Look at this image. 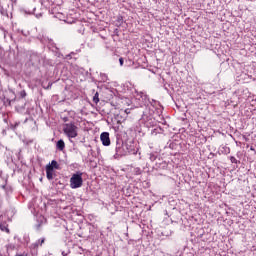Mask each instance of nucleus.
<instances>
[{
    "instance_id": "obj_1",
    "label": "nucleus",
    "mask_w": 256,
    "mask_h": 256,
    "mask_svg": "<svg viewBox=\"0 0 256 256\" xmlns=\"http://www.w3.org/2000/svg\"><path fill=\"white\" fill-rule=\"evenodd\" d=\"M70 187L71 189H79L80 187H83V172L77 171L72 174V177L70 178Z\"/></svg>"
},
{
    "instance_id": "obj_2",
    "label": "nucleus",
    "mask_w": 256,
    "mask_h": 256,
    "mask_svg": "<svg viewBox=\"0 0 256 256\" xmlns=\"http://www.w3.org/2000/svg\"><path fill=\"white\" fill-rule=\"evenodd\" d=\"M65 133L69 139H75V137L79 135V127H77L73 122L67 123L65 125Z\"/></svg>"
},
{
    "instance_id": "obj_3",
    "label": "nucleus",
    "mask_w": 256,
    "mask_h": 256,
    "mask_svg": "<svg viewBox=\"0 0 256 256\" xmlns=\"http://www.w3.org/2000/svg\"><path fill=\"white\" fill-rule=\"evenodd\" d=\"M54 169H59V164H57V161L53 160L51 164H48L46 166V175L47 179L51 180L53 179L55 173L53 172Z\"/></svg>"
},
{
    "instance_id": "obj_4",
    "label": "nucleus",
    "mask_w": 256,
    "mask_h": 256,
    "mask_svg": "<svg viewBox=\"0 0 256 256\" xmlns=\"http://www.w3.org/2000/svg\"><path fill=\"white\" fill-rule=\"evenodd\" d=\"M100 141L102 142V145H104V147H109V145H111V138H109V132H103L100 135Z\"/></svg>"
},
{
    "instance_id": "obj_5",
    "label": "nucleus",
    "mask_w": 256,
    "mask_h": 256,
    "mask_svg": "<svg viewBox=\"0 0 256 256\" xmlns=\"http://www.w3.org/2000/svg\"><path fill=\"white\" fill-rule=\"evenodd\" d=\"M63 147H65V142H63V140H59L57 143V148L60 149V151H63Z\"/></svg>"
},
{
    "instance_id": "obj_6",
    "label": "nucleus",
    "mask_w": 256,
    "mask_h": 256,
    "mask_svg": "<svg viewBox=\"0 0 256 256\" xmlns=\"http://www.w3.org/2000/svg\"><path fill=\"white\" fill-rule=\"evenodd\" d=\"M93 103H95V105L99 103V92H96L95 95L93 96Z\"/></svg>"
},
{
    "instance_id": "obj_7",
    "label": "nucleus",
    "mask_w": 256,
    "mask_h": 256,
    "mask_svg": "<svg viewBox=\"0 0 256 256\" xmlns=\"http://www.w3.org/2000/svg\"><path fill=\"white\" fill-rule=\"evenodd\" d=\"M0 229H1V231H6V233H9V228L7 226H5V224H1Z\"/></svg>"
},
{
    "instance_id": "obj_8",
    "label": "nucleus",
    "mask_w": 256,
    "mask_h": 256,
    "mask_svg": "<svg viewBox=\"0 0 256 256\" xmlns=\"http://www.w3.org/2000/svg\"><path fill=\"white\" fill-rule=\"evenodd\" d=\"M230 161H231V163H235V164L239 163V161H237V158H235V156H231Z\"/></svg>"
},
{
    "instance_id": "obj_9",
    "label": "nucleus",
    "mask_w": 256,
    "mask_h": 256,
    "mask_svg": "<svg viewBox=\"0 0 256 256\" xmlns=\"http://www.w3.org/2000/svg\"><path fill=\"white\" fill-rule=\"evenodd\" d=\"M125 61L123 60V57H121V58H119V63H120V65H121V67H123V63H124Z\"/></svg>"
},
{
    "instance_id": "obj_10",
    "label": "nucleus",
    "mask_w": 256,
    "mask_h": 256,
    "mask_svg": "<svg viewBox=\"0 0 256 256\" xmlns=\"http://www.w3.org/2000/svg\"><path fill=\"white\" fill-rule=\"evenodd\" d=\"M124 112L126 113V115H129V113H131V110L127 108Z\"/></svg>"
},
{
    "instance_id": "obj_11",
    "label": "nucleus",
    "mask_w": 256,
    "mask_h": 256,
    "mask_svg": "<svg viewBox=\"0 0 256 256\" xmlns=\"http://www.w3.org/2000/svg\"><path fill=\"white\" fill-rule=\"evenodd\" d=\"M71 55H75V53H72L70 55H66V59H72Z\"/></svg>"
},
{
    "instance_id": "obj_12",
    "label": "nucleus",
    "mask_w": 256,
    "mask_h": 256,
    "mask_svg": "<svg viewBox=\"0 0 256 256\" xmlns=\"http://www.w3.org/2000/svg\"><path fill=\"white\" fill-rule=\"evenodd\" d=\"M251 151H254V149H253V148H251Z\"/></svg>"
}]
</instances>
